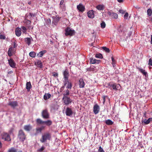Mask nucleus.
<instances>
[{"instance_id":"obj_1","label":"nucleus","mask_w":152,"mask_h":152,"mask_svg":"<svg viewBox=\"0 0 152 152\" xmlns=\"http://www.w3.org/2000/svg\"><path fill=\"white\" fill-rule=\"evenodd\" d=\"M18 138L22 142H23L26 138V135L22 129L20 130L18 134Z\"/></svg>"},{"instance_id":"obj_2","label":"nucleus","mask_w":152,"mask_h":152,"mask_svg":"<svg viewBox=\"0 0 152 152\" xmlns=\"http://www.w3.org/2000/svg\"><path fill=\"white\" fill-rule=\"evenodd\" d=\"M36 121L37 124V125L45 124L48 126H50L52 124V121L50 120L47 121H43L40 118H37Z\"/></svg>"},{"instance_id":"obj_3","label":"nucleus","mask_w":152,"mask_h":152,"mask_svg":"<svg viewBox=\"0 0 152 152\" xmlns=\"http://www.w3.org/2000/svg\"><path fill=\"white\" fill-rule=\"evenodd\" d=\"M51 138V136L50 134L46 133L42 135V137L40 139V141L43 143L46 141L47 140H50Z\"/></svg>"},{"instance_id":"obj_4","label":"nucleus","mask_w":152,"mask_h":152,"mask_svg":"<svg viewBox=\"0 0 152 152\" xmlns=\"http://www.w3.org/2000/svg\"><path fill=\"white\" fill-rule=\"evenodd\" d=\"M1 138L4 141L7 142L10 141L11 140L10 134L5 132H3L1 134Z\"/></svg>"},{"instance_id":"obj_5","label":"nucleus","mask_w":152,"mask_h":152,"mask_svg":"<svg viewBox=\"0 0 152 152\" xmlns=\"http://www.w3.org/2000/svg\"><path fill=\"white\" fill-rule=\"evenodd\" d=\"M65 34L66 36H72L74 34L75 32L73 30H72L69 27L66 28L65 30Z\"/></svg>"},{"instance_id":"obj_6","label":"nucleus","mask_w":152,"mask_h":152,"mask_svg":"<svg viewBox=\"0 0 152 152\" xmlns=\"http://www.w3.org/2000/svg\"><path fill=\"white\" fill-rule=\"evenodd\" d=\"M42 118L45 119H48L50 118V114L47 109L42 110L41 113Z\"/></svg>"},{"instance_id":"obj_7","label":"nucleus","mask_w":152,"mask_h":152,"mask_svg":"<svg viewBox=\"0 0 152 152\" xmlns=\"http://www.w3.org/2000/svg\"><path fill=\"white\" fill-rule=\"evenodd\" d=\"M62 100L66 105H68L69 104L71 103L72 100L68 96H63Z\"/></svg>"},{"instance_id":"obj_8","label":"nucleus","mask_w":152,"mask_h":152,"mask_svg":"<svg viewBox=\"0 0 152 152\" xmlns=\"http://www.w3.org/2000/svg\"><path fill=\"white\" fill-rule=\"evenodd\" d=\"M64 85H67L66 88L71 89L72 86V84L71 82L69 81V79L64 81Z\"/></svg>"},{"instance_id":"obj_9","label":"nucleus","mask_w":152,"mask_h":152,"mask_svg":"<svg viewBox=\"0 0 152 152\" xmlns=\"http://www.w3.org/2000/svg\"><path fill=\"white\" fill-rule=\"evenodd\" d=\"M73 113V111L71 108L69 107L66 108L65 113L67 116H71L72 115Z\"/></svg>"},{"instance_id":"obj_10","label":"nucleus","mask_w":152,"mask_h":152,"mask_svg":"<svg viewBox=\"0 0 152 152\" xmlns=\"http://www.w3.org/2000/svg\"><path fill=\"white\" fill-rule=\"evenodd\" d=\"M8 105L9 106H11V107L13 108H14L18 106V103L16 101H9V103L8 104Z\"/></svg>"},{"instance_id":"obj_11","label":"nucleus","mask_w":152,"mask_h":152,"mask_svg":"<svg viewBox=\"0 0 152 152\" xmlns=\"http://www.w3.org/2000/svg\"><path fill=\"white\" fill-rule=\"evenodd\" d=\"M107 13V14L112 18L115 19H116L118 18V16L116 13H115L114 12H112L110 11L108 12Z\"/></svg>"},{"instance_id":"obj_12","label":"nucleus","mask_w":152,"mask_h":152,"mask_svg":"<svg viewBox=\"0 0 152 152\" xmlns=\"http://www.w3.org/2000/svg\"><path fill=\"white\" fill-rule=\"evenodd\" d=\"M77 9L79 12H83L85 11V7L82 4L80 3L77 5Z\"/></svg>"},{"instance_id":"obj_13","label":"nucleus","mask_w":152,"mask_h":152,"mask_svg":"<svg viewBox=\"0 0 152 152\" xmlns=\"http://www.w3.org/2000/svg\"><path fill=\"white\" fill-rule=\"evenodd\" d=\"M64 78V80H66L68 79V77L69 76V73L68 70L66 69L63 73Z\"/></svg>"},{"instance_id":"obj_14","label":"nucleus","mask_w":152,"mask_h":152,"mask_svg":"<svg viewBox=\"0 0 152 152\" xmlns=\"http://www.w3.org/2000/svg\"><path fill=\"white\" fill-rule=\"evenodd\" d=\"M94 11L93 10H91L88 11L87 12L88 17L91 18H94Z\"/></svg>"},{"instance_id":"obj_15","label":"nucleus","mask_w":152,"mask_h":152,"mask_svg":"<svg viewBox=\"0 0 152 152\" xmlns=\"http://www.w3.org/2000/svg\"><path fill=\"white\" fill-rule=\"evenodd\" d=\"M99 110V106L97 104H95L94 107L93 112L95 114L98 113Z\"/></svg>"},{"instance_id":"obj_16","label":"nucleus","mask_w":152,"mask_h":152,"mask_svg":"<svg viewBox=\"0 0 152 152\" xmlns=\"http://www.w3.org/2000/svg\"><path fill=\"white\" fill-rule=\"evenodd\" d=\"M8 63L10 66L12 68H15L16 66V64L13 59L10 58L8 60Z\"/></svg>"},{"instance_id":"obj_17","label":"nucleus","mask_w":152,"mask_h":152,"mask_svg":"<svg viewBox=\"0 0 152 152\" xmlns=\"http://www.w3.org/2000/svg\"><path fill=\"white\" fill-rule=\"evenodd\" d=\"M14 50L15 49L12 46L10 47L8 51V55L10 57L12 56L13 55V53Z\"/></svg>"},{"instance_id":"obj_18","label":"nucleus","mask_w":152,"mask_h":152,"mask_svg":"<svg viewBox=\"0 0 152 152\" xmlns=\"http://www.w3.org/2000/svg\"><path fill=\"white\" fill-rule=\"evenodd\" d=\"M79 84L80 88H83L84 87L85 83L83 79L80 78V79L79 81Z\"/></svg>"},{"instance_id":"obj_19","label":"nucleus","mask_w":152,"mask_h":152,"mask_svg":"<svg viewBox=\"0 0 152 152\" xmlns=\"http://www.w3.org/2000/svg\"><path fill=\"white\" fill-rule=\"evenodd\" d=\"M152 121V118H149L148 120H146V119L143 120L142 119V123H144L145 124H149L150 122Z\"/></svg>"},{"instance_id":"obj_20","label":"nucleus","mask_w":152,"mask_h":152,"mask_svg":"<svg viewBox=\"0 0 152 152\" xmlns=\"http://www.w3.org/2000/svg\"><path fill=\"white\" fill-rule=\"evenodd\" d=\"M32 128V127L30 124L25 125L24 126V129L27 131H30Z\"/></svg>"},{"instance_id":"obj_21","label":"nucleus","mask_w":152,"mask_h":152,"mask_svg":"<svg viewBox=\"0 0 152 152\" xmlns=\"http://www.w3.org/2000/svg\"><path fill=\"white\" fill-rule=\"evenodd\" d=\"M32 87L31 85L30 82H27L26 83V88L28 91H29Z\"/></svg>"},{"instance_id":"obj_22","label":"nucleus","mask_w":152,"mask_h":152,"mask_svg":"<svg viewBox=\"0 0 152 152\" xmlns=\"http://www.w3.org/2000/svg\"><path fill=\"white\" fill-rule=\"evenodd\" d=\"M45 128V126H42L40 127H39L38 128H36V134H37L39 133H40L41 132L42 130L43 129Z\"/></svg>"},{"instance_id":"obj_23","label":"nucleus","mask_w":152,"mask_h":152,"mask_svg":"<svg viewBox=\"0 0 152 152\" xmlns=\"http://www.w3.org/2000/svg\"><path fill=\"white\" fill-rule=\"evenodd\" d=\"M21 34V29L20 28H17L15 30V34L18 37L20 36Z\"/></svg>"},{"instance_id":"obj_24","label":"nucleus","mask_w":152,"mask_h":152,"mask_svg":"<svg viewBox=\"0 0 152 152\" xmlns=\"http://www.w3.org/2000/svg\"><path fill=\"white\" fill-rule=\"evenodd\" d=\"M31 38L29 37H27L25 39V42L28 46H29L31 44Z\"/></svg>"},{"instance_id":"obj_25","label":"nucleus","mask_w":152,"mask_h":152,"mask_svg":"<svg viewBox=\"0 0 152 152\" xmlns=\"http://www.w3.org/2000/svg\"><path fill=\"white\" fill-rule=\"evenodd\" d=\"M51 96V95L50 94L45 93L44 96L43 98L45 100H46L50 98Z\"/></svg>"},{"instance_id":"obj_26","label":"nucleus","mask_w":152,"mask_h":152,"mask_svg":"<svg viewBox=\"0 0 152 152\" xmlns=\"http://www.w3.org/2000/svg\"><path fill=\"white\" fill-rule=\"evenodd\" d=\"M96 8L99 10H102L104 9V7L103 5L99 4L96 6Z\"/></svg>"},{"instance_id":"obj_27","label":"nucleus","mask_w":152,"mask_h":152,"mask_svg":"<svg viewBox=\"0 0 152 152\" xmlns=\"http://www.w3.org/2000/svg\"><path fill=\"white\" fill-rule=\"evenodd\" d=\"M108 86H110V87H112L113 89L115 91H116L118 90V87H117V86L115 84H111L110 85V84H108Z\"/></svg>"},{"instance_id":"obj_28","label":"nucleus","mask_w":152,"mask_h":152,"mask_svg":"<svg viewBox=\"0 0 152 152\" xmlns=\"http://www.w3.org/2000/svg\"><path fill=\"white\" fill-rule=\"evenodd\" d=\"M46 52L47 51L46 50L41 51L37 54V56H38V57H42L43 55L44 54L46 53Z\"/></svg>"},{"instance_id":"obj_29","label":"nucleus","mask_w":152,"mask_h":152,"mask_svg":"<svg viewBox=\"0 0 152 152\" xmlns=\"http://www.w3.org/2000/svg\"><path fill=\"white\" fill-rule=\"evenodd\" d=\"M138 69L139 71L145 76H146L147 75V72L145 70L140 68H139Z\"/></svg>"},{"instance_id":"obj_30","label":"nucleus","mask_w":152,"mask_h":152,"mask_svg":"<svg viewBox=\"0 0 152 152\" xmlns=\"http://www.w3.org/2000/svg\"><path fill=\"white\" fill-rule=\"evenodd\" d=\"M105 123L106 124L109 125H112L113 124V122L110 119L106 120Z\"/></svg>"},{"instance_id":"obj_31","label":"nucleus","mask_w":152,"mask_h":152,"mask_svg":"<svg viewBox=\"0 0 152 152\" xmlns=\"http://www.w3.org/2000/svg\"><path fill=\"white\" fill-rule=\"evenodd\" d=\"M64 92V93L63 94V96H67L69 94V91L68 89L66 90Z\"/></svg>"},{"instance_id":"obj_32","label":"nucleus","mask_w":152,"mask_h":152,"mask_svg":"<svg viewBox=\"0 0 152 152\" xmlns=\"http://www.w3.org/2000/svg\"><path fill=\"white\" fill-rule=\"evenodd\" d=\"M37 64L38 67H39L40 68H42V64L41 61H38L37 62Z\"/></svg>"},{"instance_id":"obj_33","label":"nucleus","mask_w":152,"mask_h":152,"mask_svg":"<svg viewBox=\"0 0 152 152\" xmlns=\"http://www.w3.org/2000/svg\"><path fill=\"white\" fill-rule=\"evenodd\" d=\"M90 63L92 64H96V59H94L92 58H90Z\"/></svg>"},{"instance_id":"obj_34","label":"nucleus","mask_w":152,"mask_h":152,"mask_svg":"<svg viewBox=\"0 0 152 152\" xmlns=\"http://www.w3.org/2000/svg\"><path fill=\"white\" fill-rule=\"evenodd\" d=\"M147 13L148 16H151L152 14V10L150 9H148L147 10Z\"/></svg>"},{"instance_id":"obj_35","label":"nucleus","mask_w":152,"mask_h":152,"mask_svg":"<svg viewBox=\"0 0 152 152\" xmlns=\"http://www.w3.org/2000/svg\"><path fill=\"white\" fill-rule=\"evenodd\" d=\"M29 55L31 57L34 58L35 57L36 54L34 52H31L29 53Z\"/></svg>"},{"instance_id":"obj_36","label":"nucleus","mask_w":152,"mask_h":152,"mask_svg":"<svg viewBox=\"0 0 152 152\" xmlns=\"http://www.w3.org/2000/svg\"><path fill=\"white\" fill-rule=\"evenodd\" d=\"M95 57L96 58H103L102 55L100 53H97L95 55Z\"/></svg>"},{"instance_id":"obj_37","label":"nucleus","mask_w":152,"mask_h":152,"mask_svg":"<svg viewBox=\"0 0 152 152\" xmlns=\"http://www.w3.org/2000/svg\"><path fill=\"white\" fill-rule=\"evenodd\" d=\"M8 152H17V151L14 148H12L8 150Z\"/></svg>"},{"instance_id":"obj_38","label":"nucleus","mask_w":152,"mask_h":152,"mask_svg":"<svg viewBox=\"0 0 152 152\" xmlns=\"http://www.w3.org/2000/svg\"><path fill=\"white\" fill-rule=\"evenodd\" d=\"M102 48L103 50H104L107 53H109L110 52V49L106 47H102Z\"/></svg>"},{"instance_id":"obj_39","label":"nucleus","mask_w":152,"mask_h":152,"mask_svg":"<svg viewBox=\"0 0 152 152\" xmlns=\"http://www.w3.org/2000/svg\"><path fill=\"white\" fill-rule=\"evenodd\" d=\"M111 59L112 61V64L113 67H114L115 64V61L113 56L111 57Z\"/></svg>"},{"instance_id":"obj_40","label":"nucleus","mask_w":152,"mask_h":152,"mask_svg":"<svg viewBox=\"0 0 152 152\" xmlns=\"http://www.w3.org/2000/svg\"><path fill=\"white\" fill-rule=\"evenodd\" d=\"M106 24L104 21H102L101 23V27L102 28H104L105 27Z\"/></svg>"},{"instance_id":"obj_41","label":"nucleus","mask_w":152,"mask_h":152,"mask_svg":"<svg viewBox=\"0 0 152 152\" xmlns=\"http://www.w3.org/2000/svg\"><path fill=\"white\" fill-rule=\"evenodd\" d=\"M45 149V147L44 146H42L40 148L38 149L37 150L38 152H41L42 151Z\"/></svg>"},{"instance_id":"obj_42","label":"nucleus","mask_w":152,"mask_h":152,"mask_svg":"<svg viewBox=\"0 0 152 152\" xmlns=\"http://www.w3.org/2000/svg\"><path fill=\"white\" fill-rule=\"evenodd\" d=\"M26 18H28L30 20H32V17L31 16V15L30 13L28 15H26Z\"/></svg>"},{"instance_id":"obj_43","label":"nucleus","mask_w":152,"mask_h":152,"mask_svg":"<svg viewBox=\"0 0 152 152\" xmlns=\"http://www.w3.org/2000/svg\"><path fill=\"white\" fill-rule=\"evenodd\" d=\"M148 64L149 65L152 66V58H150L149 59Z\"/></svg>"},{"instance_id":"obj_44","label":"nucleus","mask_w":152,"mask_h":152,"mask_svg":"<svg viewBox=\"0 0 152 152\" xmlns=\"http://www.w3.org/2000/svg\"><path fill=\"white\" fill-rule=\"evenodd\" d=\"M98 152H104L103 149L101 147V146H99V147Z\"/></svg>"},{"instance_id":"obj_45","label":"nucleus","mask_w":152,"mask_h":152,"mask_svg":"<svg viewBox=\"0 0 152 152\" xmlns=\"http://www.w3.org/2000/svg\"><path fill=\"white\" fill-rule=\"evenodd\" d=\"M5 38H6V37H5V36H4V35H2V34H1L0 35V39H5Z\"/></svg>"},{"instance_id":"obj_46","label":"nucleus","mask_w":152,"mask_h":152,"mask_svg":"<svg viewBox=\"0 0 152 152\" xmlns=\"http://www.w3.org/2000/svg\"><path fill=\"white\" fill-rule=\"evenodd\" d=\"M14 131V129L13 128H11L10 130L9 131V134H12Z\"/></svg>"},{"instance_id":"obj_47","label":"nucleus","mask_w":152,"mask_h":152,"mask_svg":"<svg viewBox=\"0 0 152 152\" xmlns=\"http://www.w3.org/2000/svg\"><path fill=\"white\" fill-rule=\"evenodd\" d=\"M53 76L54 77H58V74L57 73H56V72H54L53 73Z\"/></svg>"},{"instance_id":"obj_48","label":"nucleus","mask_w":152,"mask_h":152,"mask_svg":"<svg viewBox=\"0 0 152 152\" xmlns=\"http://www.w3.org/2000/svg\"><path fill=\"white\" fill-rule=\"evenodd\" d=\"M17 45L16 44V42L15 41L14 42V44L13 45V47H12L13 48H15L17 46Z\"/></svg>"},{"instance_id":"obj_49","label":"nucleus","mask_w":152,"mask_h":152,"mask_svg":"<svg viewBox=\"0 0 152 152\" xmlns=\"http://www.w3.org/2000/svg\"><path fill=\"white\" fill-rule=\"evenodd\" d=\"M129 15V14L127 12H126L124 15V18H125L127 19Z\"/></svg>"},{"instance_id":"obj_50","label":"nucleus","mask_w":152,"mask_h":152,"mask_svg":"<svg viewBox=\"0 0 152 152\" xmlns=\"http://www.w3.org/2000/svg\"><path fill=\"white\" fill-rule=\"evenodd\" d=\"M31 22V21L30 20H26V23L28 25H30Z\"/></svg>"},{"instance_id":"obj_51","label":"nucleus","mask_w":152,"mask_h":152,"mask_svg":"<svg viewBox=\"0 0 152 152\" xmlns=\"http://www.w3.org/2000/svg\"><path fill=\"white\" fill-rule=\"evenodd\" d=\"M101 62V61L100 60H97L96 61V64H99Z\"/></svg>"},{"instance_id":"obj_52","label":"nucleus","mask_w":152,"mask_h":152,"mask_svg":"<svg viewBox=\"0 0 152 152\" xmlns=\"http://www.w3.org/2000/svg\"><path fill=\"white\" fill-rule=\"evenodd\" d=\"M87 70L89 71H94V68H89Z\"/></svg>"},{"instance_id":"obj_53","label":"nucleus","mask_w":152,"mask_h":152,"mask_svg":"<svg viewBox=\"0 0 152 152\" xmlns=\"http://www.w3.org/2000/svg\"><path fill=\"white\" fill-rule=\"evenodd\" d=\"M64 2V0H61L60 2V5H62L63 4Z\"/></svg>"},{"instance_id":"obj_54","label":"nucleus","mask_w":152,"mask_h":152,"mask_svg":"<svg viewBox=\"0 0 152 152\" xmlns=\"http://www.w3.org/2000/svg\"><path fill=\"white\" fill-rule=\"evenodd\" d=\"M31 15V16L32 17H35L36 16V14L35 13L33 14L32 13H30Z\"/></svg>"},{"instance_id":"obj_55","label":"nucleus","mask_w":152,"mask_h":152,"mask_svg":"<svg viewBox=\"0 0 152 152\" xmlns=\"http://www.w3.org/2000/svg\"><path fill=\"white\" fill-rule=\"evenodd\" d=\"M119 12L120 13H122V14H124V11L122 10H120L119 11Z\"/></svg>"},{"instance_id":"obj_56","label":"nucleus","mask_w":152,"mask_h":152,"mask_svg":"<svg viewBox=\"0 0 152 152\" xmlns=\"http://www.w3.org/2000/svg\"><path fill=\"white\" fill-rule=\"evenodd\" d=\"M117 1L119 3H122L124 0H117Z\"/></svg>"},{"instance_id":"obj_57","label":"nucleus","mask_w":152,"mask_h":152,"mask_svg":"<svg viewBox=\"0 0 152 152\" xmlns=\"http://www.w3.org/2000/svg\"><path fill=\"white\" fill-rule=\"evenodd\" d=\"M47 21L49 23H51V20L50 19H48L47 20Z\"/></svg>"},{"instance_id":"obj_58","label":"nucleus","mask_w":152,"mask_h":152,"mask_svg":"<svg viewBox=\"0 0 152 152\" xmlns=\"http://www.w3.org/2000/svg\"><path fill=\"white\" fill-rule=\"evenodd\" d=\"M22 29L23 30H26V27H25L23 26L22 27Z\"/></svg>"},{"instance_id":"obj_59","label":"nucleus","mask_w":152,"mask_h":152,"mask_svg":"<svg viewBox=\"0 0 152 152\" xmlns=\"http://www.w3.org/2000/svg\"><path fill=\"white\" fill-rule=\"evenodd\" d=\"M106 96H104L103 97V100H104V102L105 101V98Z\"/></svg>"},{"instance_id":"obj_60","label":"nucleus","mask_w":152,"mask_h":152,"mask_svg":"<svg viewBox=\"0 0 152 152\" xmlns=\"http://www.w3.org/2000/svg\"><path fill=\"white\" fill-rule=\"evenodd\" d=\"M151 44H152V35H151Z\"/></svg>"},{"instance_id":"obj_61","label":"nucleus","mask_w":152,"mask_h":152,"mask_svg":"<svg viewBox=\"0 0 152 152\" xmlns=\"http://www.w3.org/2000/svg\"><path fill=\"white\" fill-rule=\"evenodd\" d=\"M1 147V142L0 141V148Z\"/></svg>"},{"instance_id":"obj_62","label":"nucleus","mask_w":152,"mask_h":152,"mask_svg":"<svg viewBox=\"0 0 152 152\" xmlns=\"http://www.w3.org/2000/svg\"><path fill=\"white\" fill-rule=\"evenodd\" d=\"M31 2H28V4H31Z\"/></svg>"},{"instance_id":"obj_63","label":"nucleus","mask_w":152,"mask_h":152,"mask_svg":"<svg viewBox=\"0 0 152 152\" xmlns=\"http://www.w3.org/2000/svg\"><path fill=\"white\" fill-rule=\"evenodd\" d=\"M145 113H144V115H145Z\"/></svg>"}]
</instances>
